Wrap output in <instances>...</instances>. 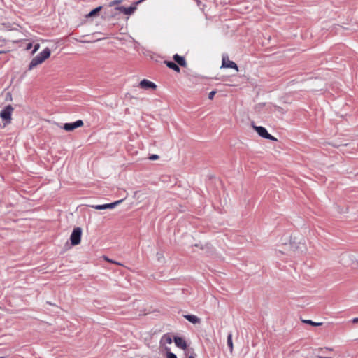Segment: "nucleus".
<instances>
[{"mask_svg":"<svg viewBox=\"0 0 358 358\" xmlns=\"http://www.w3.org/2000/svg\"><path fill=\"white\" fill-rule=\"evenodd\" d=\"M18 31L14 29H10V27L2 24L0 25V42L1 41H12L13 43L17 42L20 39L15 37V34Z\"/></svg>","mask_w":358,"mask_h":358,"instance_id":"1","label":"nucleus"},{"mask_svg":"<svg viewBox=\"0 0 358 358\" xmlns=\"http://www.w3.org/2000/svg\"><path fill=\"white\" fill-rule=\"evenodd\" d=\"M51 51L48 48H45L41 52L34 57L29 63L28 69L32 70L38 65L41 64L45 60L50 56Z\"/></svg>","mask_w":358,"mask_h":358,"instance_id":"2","label":"nucleus"},{"mask_svg":"<svg viewBox=\"0 0 358 358\" xmlns=\"http://www.w3.org/2000/svg\"><path fill=\"white\" fill-rule=\"evenodd\" d=\"M82 231V229L79 227L73 229L70 236L71 243L72 245H77L80 243Z\"/></svg>","mask_w":358,"mask_h":358,"instance_id":"3","label":"nucleus"},{"mask_svg":"<svg viewBox=\"0 0 358 358\" xmlns=\"http://www.w3.org/2000/svg\"><path fill=\"white\" fill-rule=\"evenodd\" d=\"M252 127L261 137L274 141H277V138L269 134L264 127L255 125H252Z\"/></svg>","mask_w":358,"mask_h":358,"instance_id":"4","label":"nucleus"},{"mask_svg":"<svg viewBox=\"0 0 358 358\" xmlns=\"http://www.w3.org/2000/svg\"><path fill=\"white\" fill-rule=\"evenodd\" d=\"M124 199H120L118 201H116L113 203H106L103 205H92L91 207L96 210H106V209H113L117 206H118L120 203H121Z\"/></svg>","mask_w":358,"mask_h":358,"instance_id":"5","label":"nucleus"},{"mask_svg":"<svg viewBox=\"0 0 358 358\" xmlns=\"http://www.w3.org/2000/svg\"><path fill=\"white\" fill-rule=\"evenodd\" d=\"M13 110V108H12V106H8L1 111L0 117L3 120L6 121V123H8L11 120V114Z\"/></svg>","mask_w":358,"mask_h":358,"instance_id":"6","label":"nucleus"},{"mask_svg":"<svg viewBox=\"0 0 358 358\" xmlns=\"http://www.w3.org/2000/svg\"><path fill=\"white\" fill-rule=\"evenodd\" d=\"M83 125V122L80 120H77L72 123H66L63 125L62 128L67 131H71Z\"/></svg>","mask_w":358,"mask_h":358,"instance_id":"7","label":"nucleus"},{"mask_svg":"<svg viewBox=\"0 0 358 358\" xmlns=\"http://www.w3.org/2000/svg\"><path fill=\"white\" fill-rule=\"evenodd\" d=\"M222 68H231L234 69L236 71H238V66L236 64L232 61H230L227 57H223Z\"/></svg>","mask_w":358,"mask_h":358,"instance_id":"8","label":"nucleus"},{"mask_svg":"<svg viewBox=\"0 0 358 358\" xmlns=\"http://www.w3.org/2000/svg\"><path fill=\"white\" fill-rule=\"evenodd\" d=\"M139 86L142 89H145V90H148V89L155 90L157 88V85L153 82H151L147 79L142 80L139 83Z\"/></svg>","mask_w":358,"mask_h":358,"instance_id":"9","label":"nucleus"},{"mask_svg":"<svg viewBox=\"0 0 358 358\" xmlns=\"http://www.w3.org/2000/svg\"><path fill=\"white\" fill-rule=\"evenodd\" d=\"M116 9L118 10L119 11L124 13L125 15H131L136 10V6H130L128 8H126L124 6H120V7H117Z\"/></svg>","mask_w":358,"mask_h":358,"instance_id":"10","label":"nucleus"},{"mask_svg":"<svg viewBox=\"0 0 358 358\" xmlns=\"http://www.w3.org/2000/svg\"><path fill=\"white\" fill-rule=\"evenodd\" d=\"M174 341H175L176 345L178 347H179L182 349L186 348V347H187L186 342L183 338H182L180 337H176L174 338Z\"/></svg>","mask_w":358,"mask_h":358,"instance_id":"11","label":"nucleus"},{"mask_svg":"<svg viewBox=\"0 0 358 358\" xmlns=\"http://www.w3.org/2000/svg\"><path fill=\"white\" fill-rule=\"evenodd\" d=\"M185 317L192 324H198L201 322V320L194 315H185Z\"/></svg>","mask_w":358,"mask_h":358,"instance_id":"12","label":"nucleus"},{"mask_svg":"<svg viewBox=\"0 0 358 358\" xmlns=\"http://www.w3.org/2000/svg\"><path fill=\"white\" fill-rule=\"evenodd\" d=\"M173 59L179 65H180L182 66H186V62H185V59L182 57L176 54L173 56Z\"/></svg>","mask_w":358,"mask_h":358,"instance_id":"13","label":"nucleus"},{"mask_svg":"<svg viewBox=\"0 0 358 358\" xmlns=\"http://www.w3.org/2000/svg\"><path fill=\"white\" fill-rule=\"evenodd\" d=\"M172 343V338L169 335H164L161 338V343L163 345L171 344Z\"/></svg>","mask_w":358,"mask_h":358,"instance_id":"14","label":"nucleus"},{"mask_svg":"<svg viewBox=\"0 0 358 358\" xmlns=\"http://www.w3.org/2000/svg\"><path fill=\"white\" fill-rule=\"evenodd\" d=\"M166 65H167L168 67H169L170 69L174 70L176 72H179L180 71V67L176 64H175L173 62H166Z\"/></svg>","mask_w":358,"mask_h":358,"instance_id":"15","label":"nucleus"},{"mask_svg":"<svg viewBox=\"0 0 358 358\" xmlns=\"http://www.w3.org/2000/svg\"><path fill=\"white\" fill-rule=\"evenodd\" d=\"M227 345L229 346L230 349V352H233L234 345H233V341H232V334L230 333L227 336Z\"/></svg>","mask_w":358,"mask_h":358,"instance_id":"16","label":"nucleus"},{"mask_svg":"<svg viewBox=\"0 0 358 358\" xmlns=\"http://www.w3.org/2000/svg\"><path fill=\"white\" fill-rule=\"evenodd\" d=\"M102 7L101 6H99L94 9H93L91 12H90L87 17H94L101 10Z\"/></svg>","mask_w":358,"mask_h":358,"instance_id":"17","label":"nucleus"},{"mask_svg":"<svg viewBox=\"0 0 358 358\" xmlns=\"http://www.w3.org/2000/svg\"><path fill=\"white\" fill-rule=\"evenodd\" d=\"M303 322L304 323H306V324H310V325H312V326H315V327L320 326L322 324V322H313L310 320H303Z\"/></svg>","mask_w":358,"mask_h":358,"instance_id":"18","label":"nucleus"},{"mask_svg":"<svg viewBox=\"0 0 358 358\" xmlns=\"http://www.w3.org/2000/svg\"><path fill=\"white\" fill-rule=\"evenodd\" d=\"M39 48H40V44L39 43L35 44L34 47V50L31 52V54L32 55L35 54L38 50Z\"/></svg>","mask_w":358,"mask_h":358,"instance_id":"19","label":"nucleus"},{"mask_svg":"<svg viewBox=\"0 0 358 358\" xmlns=\"http://www.w3.org/2000/svg\"><path fill=\"white\" fill-rule=\"evenodd\" d=\"M167 358H177L176 355L171 352H168L166 355Z\"/></svg>","mask_w":358,"mask_h":358,"instance_id":"20","label":"nucleus"},{"mask_svg":"<svg viewBox=\"0 0 358 358\" xmlns=\"http://www.w3.org/2000/svg\"><path fill=\"white\" fill-rule=\"evenodd\" d=\"M215 93H216L215 91H211L208 94V99L212 100L214 98Z\"/></svg>","mask_w":358,"mask_h":358,"instance_id":"21","label":"nucleus"},{"mask_svg":"<svg viewBox=\"0 0 358 358\" xmlns=\"http://www.w3.org/2000/svg\"><path fill=\"white\" fill-rule=\"evenodd\" d=\"M121 2H122V0H115V1H113L110 3V6H114L115 4H117V3H120Z\"/></svg>","mask_w":358,"mask_h":358,"instance_id":"22","label":"nucleus"},{"mask_svg":"<svg viewBox=\"0 0 358 358\" xmlns=\"http://www.w3.org/2000/svg\"><path fill=\"white\" fill-rule=\"evenodd\" d=\"M150 160H156L159 159V156L157 155H152L149 157Z\"/></svg>","mask_w":358,"mask_h":358,"instance_id":"23","label":"nucleus"},{"mask_svg":"<svg viewBox=\"0 0 358 358\" xmlns=\"http://www.w3.org/2000/svg\"><path fill=\"white\" fill-rule=\"evenodd\" d=\"M31 47H32V43H29L27 44L26 49L27 50H29V49L31 48Z\"/></svg>","mask_w":358,"mask_h":358,"instance_id":"24","label":"nucleus"},{"mask_svg":"<svg viewBox=\"0 0 358 358\" xmlns=\"http://www.w3.org/2000/svg\"><path fill=\"white\" fill-rule=\"evenodd\" d=\"M352 322L353 323H355H355H358V317H355V318H353V319L352 320Z\"/></svg>","mask_w":358,"mask_h":358,"instance_id":"25","label":"nucleus"},{"mask_svg":"<svg viewBox=\"0 0 358 358\" xmlns=\"http://www.w3.org/2000/svg\"><path fill=\"white\" fill-rule=\"evenodd\" d=\"M144 1H145V0H139V1H138L137 2H136V3H135V4H136V5L139 4V3H142V2H143Z\"/></svg>","mask_w":358,"mask_h":358,"instance_id":"26","label":"nucleus"},{"mask_svg":"<svg viewBox=\"0 0 358 358\" xmlns=\"http://www.w3.org/2000/svg\"><path fill=\"white\" fill-rule=\"evenodd\" d=\"M106 259L108 261V262H111L110 259L106 258Z\"/></svg>","mask_w":358,"mask_h":358,"instance_id":"27","label":"nucleus"},{"mask_svg":"<svg viewBox=\"0 0 358 358\" xmlns=\"http://www.w3.org/2000/svg\"><path fill=\"white\" fill-rule=\"evenodd\" d=\"M188 358H194L193 356H189Z\"/></svg>","mask_w":358,"mask_h":358,"instance_id":"28","label":"nucleus"},{"mask_svg":"<svg viewBox=\"0 0 358 358\" xmlns=\"http://www.w3.org/2000/svg\"><path fill=\"white\" fill-rule=\"evenodd\" d=\"M1 52H1V51H0V53H1Z\"/></svg>","mask_w":358,"mask_h":358,"instance_id":"29","label":"nucleus"},{"mask_svg":"<svg viewBox=\"0 0 358 358\" xmlns=\"http://www.w3.org/2000/svg\"><path fill=\"white\" fill-rule=\"evenodd\" d=\"M0 358H1V357H0Z\"/></svg>","mask_w":358,"mask_h":358,"instance_id":"30","label":"nucleus"}]
</instances>
